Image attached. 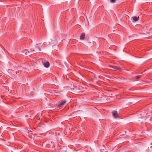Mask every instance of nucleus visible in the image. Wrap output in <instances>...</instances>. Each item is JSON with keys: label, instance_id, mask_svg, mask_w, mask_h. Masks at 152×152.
<instances>
[{"label": "nucleus", "instance_id": "f257e3e1", "mask_svg": "<svg viewBox=\"0 0 152 152\" xmlns=\"http://www.w3.org/2000/svg\"><path fill=\"white\" fill-rule=\"evenodd\" d=\"M66 103V101L65 100H63L61 102H60L57 104V106L58 107H60L65 105Z\"/></svg>", "mask_w": 152, "mask_h": 152}, {"label": "nucleus", "instance_id": "f03ea898", "mask_svg": "<svg viewBox=\"0 0 152 152\" xmlns=\"http://www.w3.org/2000/svg\"><path fill=\"white\" fill-rule=\"evenodd\" d=\"M109 67L110 68V69L113 70V69H116L119 71H121L122 69L119 67L116 66H110Z\"/></svg>", "mask_w": 152, "mask_h": 152}, {"label": "nucleus", "instance_id": "7ed1b4c3", "mask_svg": "<svg viewBox=\"0 0 152 152\" xmlns=\"http://www.w3.org/2000/svg\"><path fill=\"white\" fill-rule=\"evenodd\" d=\"M39 62H42L44 66L45 67H49L50 65V64L49 62L48 61H46L45 62H44L43 59L42 58H40L39 59Z\"/></svg>", "mask_w": 152, "mask_h": 152}, {"label": "nucleus", "instance_id": "20e7f679", "mask_svg": "<svg viewBox=\"0 0 152 152\" xmlns=\"http://www.w3.org/2000/svg\"><path fill=\"white\" fill-rule=\"evenodd\" d=\"M112 113L113 115V117L115 118H116L118 117V114L116 111H113L112 112Z\"/></svg>", "mask_w": 152, "mask_h": 152}, {"label": "nucleus", "instance_id": "39448f33", "mask_svg": "<svg viewBox=\"0 0 152 152\" xmlns=\"http://www.w3.org/2000/svg\"><path fill=\"white\" fill-rule=\"evenodd\" d=\"M105 30L104 28H101L100 29V32L102 34H105Z\"/></svg>", "mask_w": 152, "mask_h": 152}, {"label": "nucleus", "instance_id": "423d86ee", "mask_svg": "<svg viewBox=\"0 0 152 152\" xmlns=\"http://www.w3.org/2000/svg\"><path fill=\"white\" fill-rule=\"evenodd\" d=\"M85 37V33H83L80 36V39L81 40H83Z\"/></svg>", "mask_w": 152, "mask_h": 152}, {"label": "nucleus", "instance_id": "0eeeda50", "mask_svg": "<svg viewBox=\"0 0 152 152\" xmlns=\"http://www.w3.org/2000/svg\"><path fill=\"white\" fill-rule=\"evenodd\" d=\"M133 20L135 21H137L139 19V17H137L136 16H134L133 18Z\"/></svg>", "mask_w": 152, "mask_h": 152}, {"label": "nucleus", "instance_id": "6e6552de", "mask_svg": "<svg viewBox=\"0 0 152 152\" xmlns=\"http://www.w3.org/2000/svg\"><path fill=\"white\" fill-rule=\"evenodd\" d=\"M24 52L25 53V54L26 55H28L29 53V51H27L26 50H25L24 51Z\"/></svg>", "mask_w": 152, "mask_h": 152}, {"label": "nucleus", "instance_id": "1a4fd4ad", "mask_svg": "<svg viewBox=\"0 0 152 152\" xmlns=\"http://www.w3.org/2000/svg\"><path fill=\"white\" fill-rule=\"evenodd\" d=\"M116 0H110V1L112 3H114L115 2Z\"/></svg>", "mask_w": 152, "mask_h": 152}, {"label": "nucleus", "instance_id": "9d476101", "mask_svg": "<svg viewBox=\"0 0 152 152\" xmlns=\"http://www.w3.org/2000/svg\"><path fill=\"white\" fill-rule=\"evenodd\" d=\"M140 76H137L135 77V78L136 79H139L140 78Z\"/></svg>", "mask_w": 152, "mask_h": 152}, {"label": "nucleus", "instance_id": "9b49d317", "mask_svg": "<svg viewBox=\"0 0 152 152\" xmlns=\"http://www.w3.org/2000/svg\"><path fill=\"white\" fill-rule=\"evenodd\" d=\"M37 47H38V48L39 49V51H40L41 50H40V48L39 47V44H37Z\"/></svg>", "mask_w": 152, "mask_h": 152}, {"label": "nucleus", "instance_id": "f8f14e48", "mask_svg": "<svg viewBox=\"0 0 152 152\" xmlns=\"http://www.w3.org/2000/svg\"><path fill=\"white\" fill-rule=\"evenodd\" d=\"M34 51V49H33V48H31V49H30V51L31 52L32 51Z\"/></svg>", "mask_w": 152, "mask_h": 152}, {"label": "nucleus", "instance_id": "ddd939ff", "mask_svg": "<svg viewBox=\"0 0 152 152\" xmlns=\"http://www.w3.org/2000/svg\"><path fill=\"white\" fill-rule=\"evenodd\" d=\"M37 52H35V53H31V54H34L35 53H37Z\"/></svg>", "mask_w": 152, "mask_h": 152}]
</instances>
